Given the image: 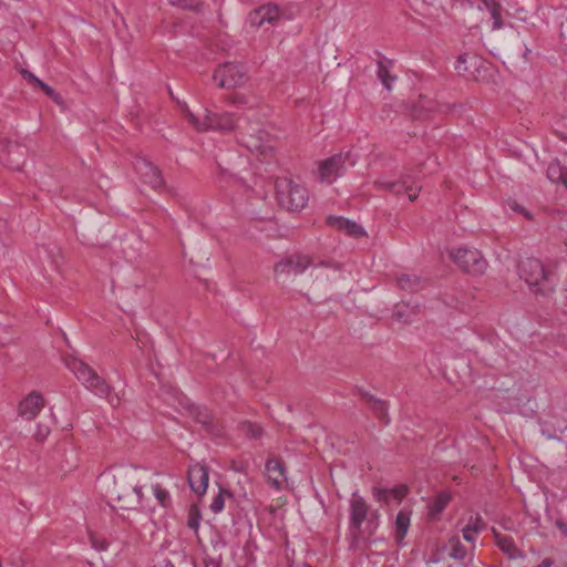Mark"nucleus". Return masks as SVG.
<instances>
[{"instance_id":"1","label":"nucleus","mask_w":567,"mask_h":567,"mask_svg":"<svg viewBox=\"0 0 567 567\" xmlns=\"http://www.w3.org/2000/svg\"><path fill=\"white\" fill-rule=\"evenodd\" d=\"M519 276L536 298H549L556 291L558 279L555 270L547 268L539 259L523 260L519 265Z\"/></svg>"},{"instance_id":"2","label":"nucleus","mask_w":567,"mask_h":567,"mask_svg":"<svg viewBox=\"0 0 567 567\" xmlns=\"http://www.w3.org/2000/svg\"><path fill=\"white\" fill-rule=\"evenodd\" d=\"M181 112L187 123L197 132L210 130L228 132L236 127V120L231 113L218 114L206 107H202L198 112H193L187 104L181 105Z\"/></svg>"},{"instance_id":"3","label":"nucleus","mask_w":567,"mask_h":567,"mask_svg":"<svg viewBox=\"0 0 567 567\" xmlns=\"http://www.w3.org/2000/svg\"><path fill=\"white\" fill-rule=\"evenodd\" d=\"M275 187L276 198L282 208L299 212L307 206L309 196L302 185L286 177H279L276 179Z\"/></svg>"},{"instance_id":"4","label":"nucleus","mask_w":567,"mask_h":567,"mask_svg":"<svg viewBox=\"0 0 567 567\" xmlns=\"http://www.w3.org/2000/svg\"><path fill=\"white\" fill-rule=\"evenodd\" d=\"M70 371L81 381L86 389L101 398H109L111 388L109 384L97 375V373L86 363L78 359H70L66 362Z\"/></svg>"},{"instance_id":"5","label":"nucleus","mask_w":567,"mask_h":567,"mask_svg":"<svg viewBox=\"0 0 567 567\" xmlns=\"http://www.w3.org/2000/svg\"><path fill=\"white\" fill-rule=\"evenodd\" d=\"M213 78L219 87L225 89L241 86L249 79L247 69L243 64L233 62L219 65Z\"/></svg>"},{"instance_id":"6","label":"nucleus","mask_w":567,"mask_h":567,"mask_svg":"<svg viewBox=\"0 0 567 567\" xmlns=\"http://www.w3.org/2000/svg\"><path fill=\"white\" fill-rule=\"evenodd\" d=\"M453 261L464 271L482 275L485 272L487 262L477 249L458 247L450 252Z\"/></svg>"},{"instance_id":"7","label":"nucleus","mask_w":567,"mask_h":567,"mask_svg":"<svg viewBox=\"0 0 567 567\" xmlns=\"http://www.w3.org/2000/svg\"><path fill=\"white\" fill-rule=\"evenodd\" d=\"M126 474L115 478L112 495L116 498L118 508L123 511L135 509L143 499L142 488L136 484L125 486Z\"/></svg>"},{"instance_id":"8","label":"nucleus","mask_w":567,"mask_h":567,"mask_svg":"<svg viewBox=\"0 0 567 567\" xmlns=\"http://www.w3.org/2000/svg\"><path fill=\"white\" fill-rule=\"evenodd\" d=\"M349 513L350 528L354 530L357 534H359L361 532L363 522L368 519L370 506L358 492L351 494L349 501Z\"/></svg>"},{"instance_id":"9","label":"nucleus","mask_w":567,"mask_h":567,"mask_svg":"<svg viewBox=\"0 0 567 567\" xmlns=\"http://www.w3.org/2000/svg\"><path fill=\"white\" fill-rule=\"evenodd\" d=\"M135 171L145 184L153 189L161 190L164 187V179L158 168L146 158H138L134 164Z\"/></svg>"},{"instance_id":"10","label":"nucleus","mask_w":567,"mask_h":567,"mask_svg":"<svg viewBox=\"0 0 567 567\" xmlns=\"http://www.w3.org/2000/svg\"><path fill=\"white\" fill-rule=\"evenodd\" d=\"M280 19V9L277 4L267 3L252 10L248 16L251 27L260 28L268 24H275Z\"/></svg>"},{"instance_id":"11","label":"nucleus","mask_w":567,"mask_h":567,"mask_svg":"<svg viewBox=\"0 0 567 567\" xmlns=\"http://www.w3.org/2000/svg\"><path fill=\"white\" fill-rule=\"evenodd\" d=\"M44 399L41 393L37 391L30 392L18 406V413L24 420H34L44 408Z\"/></svg>"},{"instance_id":"12","label":"nucleus","mask_w":567,"mask_h":567,"mask_svg":"<svg viewBox=\"0 0 567 567\" xmlns=\"http://www.w3.org/2000/svg\"><path fill=\"white\" fill-rule=\"evenodd\" d=\"M188 484L192 491L198 495L203 496L208 487L209 482V473L208 468L200 463H195L188 468Z\"/></svg>"},{"instance_id":"13","label":"nucleus","mask_w":567,"mask_h":567,"mask_svg":"<svg viewBox=\"0 0 567 567\" xmlns=\"http://www.w3.org/2000/svg\"><path fill=\"white\" fill-rule=\"evenodd\" d=\"M326 221L331 228L353 238H360L367 235L362 226L342 216L330 215L327 217Z\"/></svg>"},{"instance_id":"14","label":"nucleus","mask_w":567,"mask_h":567,"mask_svg":"<svg viewBox=\"0 0 567 567\" xmlns=\"http://www.w3.org/2000/svg\"><path fill=\"white\" fill-rule=\"evenodd\" d=\"M344 159L346 157L342 154H338L323 161L319 166L321 181L332 183L343 167Z\"/></svg>"},{"instance_id":"15","label":"nucleus","mask_w":567,"mask_h":567,"mask_svg":"<svg viewBox=\"0 0 567 567\" xmlns=\"http://www.w3.org/2000/svg\"><path fill=\"white\" fill-rule=\"evenodd\" d=\"M268 481L277 489L281 488L287 481L284 464L278 458H269L266 463Z\"/></svg>"},{"instance_id":"16","label":"nucleus","mask_w":567,"mask_h":567,"mask_svg":"<svg viewBox=\"0 0 567 567\" xmlns=\"http://www.w3.org/2000/svg\"><path fill=\"white\" fill-rule=\"evenodd\" d=\"M21 75L29 84L42 90L45 93V95L49 96L54 103L59 105L63 104L62 96L58 92H55L51 86H49L39 78H37L32 72L28 70H21Z\"/></svg>"},{"instance_id":"17","label":"nucleus","mask_w":567,"mask_h":567,"mask_svg":"<svg viewBox=\"0 0 567 567\" xmlns=\"http://www.w3.org/2000/svg\"><path fill=\"white\" fill-rule=\"evenodd\" d=\"M377 184L380 186V187H383L384 189H388L390 192H393L395 194H402V193H405L409 197V199L411 202L415 200L419 196V193H420V187L419 186H405L404 184L402 183H398V182H393V183H381V182H377Z\"/></svg>"},{"instance_id":"18","label":"nucleus","mask_w":567,"mask_h":567,"mask_svg":"<svg viewBox=\"0 0 567 567\" xmlns=\"http://www.w3.org/2000/svg\"><path fill=\"white\" fill-rule=\"evenodd\" d=\"M451 501V494L446 491L439 493L433 502L429 505V515L436 518L447 506Z\"/></svg>"},{"instance_id":"19","label":"nucleus","mask_w":567,"mask_h":567,"mask_svg":"<svg viewBox=\"0 0 567 567\" xmlns=\"http://www.w3.org/2000/svg\"><path fill=\"white\" fill-rule=\"evenodd\" d=\"M494 534L496 538V544L502 551L507 554L509 558H516L519 556V550L517 549L512 537L501 535L496 532Z\"/></svg>"},{"instance_id":"20","label":"nucleus","mask_w":567,"mask_h":567,"mask_svg":"<svg viewBox=\"0 0 567 567\" xmlns=\"http://www.w3.org/2000/svg\"><path fill=\"white\" fill-rule=\"evenodd\" d=\"M410 526V513L406 511H400L395 519V538L398 543H401Z\"/></svg>"},{"instance_id":"21","label":"nucleus","mask_w":567,"mask_h":567,"mask_svg":"<svg viewBox=\"0 0 567 567\" xmlns=\"http://www.w3.org/2000/svg\"><path fill=\"white\" fill-rule=\"evenodd\" d=\"M483 528L482 518L480 516H475L471 518V522L463 528V538L466 542H474L475 535L480 533Z\"/></svg>"},{"instance_id":"22","label":"nucleus","mask_w":567,"mask_h":567,"mask_svg":"<svg viewBox=\"0 0 567 567\" xmlns=\"http://www.w3.org/2000/svg\"><path fill=\"white\" fill-rule=\"evenodd\" d=\"M485 8L489 11L493 19V29H499L503 25L501 16V4L496 0H482Z\"/></svg>"},{"instance_id":"23","label":"nucleus","mask_w":567,"mask_h":567,"mask_svg":"<svg viewBox=\"0 0 567 567\" xmlns=\"http://www.w3.org/2000/svg\"><path fill=\"white\" fill-rule=\"evenodd\" d=\"M477 62L476 58L470 56L468 54H462L456 60L455 69L462 75L474 76V74L470 72L468 63L471 65H476Z\"/></svg>"},{"instance_id":"24","label":"nucleus","mask_w":567,"mask_h":567,"mask_svg":"<svg viewBox=\"0 0 567 567\" xmlns=\"http://www.w3.org/2000/svg\"><path fill=\"white\" fill-rule=\"evenodd\" d=\"M567 172L566 169L559 164V162L554 161L548 165L547 168V177L553 183H561L566 179Z\"/></svg>"},{"instance_id":"25","label":"nucleus","mask_w":567,"mask_h":567,"mask_svg":"<svg viewBox=\"0 0 567 567\" xmlns=\"http://www.w3.org/2000/svg\"><path fill=\"white\" fill-rule=\"evenodd\" d=\"M399 286L406 291H416L422 287V281L414 275H402L398 278Z\"/></svg>"},{"instance_id":"26","label":"nucleus","mask_w":567,"mask_h":567,"mask_svg":"<svg viewBox=\"0 0 567 567\" xmlns=\"http://www.w3.org/2000/svg\"><path fill=\"white\" fill-rule=\"evenodd\" d=\"M153 494L157 499L158 504L163 507H168L172 504V497L169 492L159 484L152 486Z\"/></svg>"},{"instance_id":"27","label":"nucleus","mask_w":567,"mask_h":567,"mask_svg":"<svg viewBox=\"0 0 567 567\" xmlns=\"http://www.w3.org/2000/svg\"><path fill=\"white\" fill-rule=\"evenodd\" d=\"M288 259H289V262H291L293 276H297V275L303 272L310 265V259L307 256H293Z\"/></svg>"},{"instance_id":"28","label":"nucleus","mask_w":567,"mask_h":567,"mask_svg":"<svg viewBox=\"0 0 567 567\" xmlns=\"http://www.w3.org/2000/svg\"><path fill=\"white\" fill-rule=\"evenodd\" d=\"M450 546H451V557L455 559H464L466 557V549L461 544L460 539L457 537H453L450 539Z\"/></svg>"},{"instance_id":"29","label":"nucleus","mask_w":567,"mask_h":567,"mask_svg":"<svg viewBox=\"0 0 567 567\" xmlns=\"http://www.w3.org/2000/svg\"><path fill=\"white\" fill-rule=\"evenodd\" d=\"M378 76H379L380 81L382 82V84L388 90H391V83L394 81V76L391 75L390 70L385 65H383V64L379 65Z\"/></svg>"},{"instance_id":"30","label":"nucleus","mask_w":567,"mask_h":567,"mask_svg":"<svg viewBox=\"0 0 567 567\" xmlns=\"http://www.w3.org/2000/svg\"><path fill=\"white\" fill-rule=\"evenodd\" d=\"M507 206H508V208L511 210L522 215L526 220H534V215L527 208H525L524 206H522L517 202L509 200L507 203Z\"/></svg>"},{"instance_id":"31","label":"nucleus","mask_w":567,"mask_h":567,"mask_svg":"<svg viewBox=\"0 0 567 567\" xmlns=\"http://www.w3.org/2000/svg\"><path fill=\"white\" fill-rule=\"evenodd\" d=\"M200 520V513L196 506L190 507L188 512L187 525L189 528L197 530Z\"/></svg>"},{"instance_id":"32","label":"nucleus","mask_w":567,"mask_h":567,"mask_svg":"<svg viewBox=\"0 0 567 567\" xmlns=\"http://www.w3.org/2000/svg\"><path fill=\"white\" fill-rule=\"evenodd\" d=\"M225 493H226V491L220 489L219 493L213 498L212 504H210V509L214 513H219L223 511V508L225 506V499H224Z\"/></svg>"},{"instance_id":"33","label":"nucleus","mask_w":567,"mask_h":567,"mask_svg":"<svg viewBox=\"0 0 567 567\" xmlns=\"http://www.w3.org/2000/svg\"><path fill=\"white\" fill-rule=\"evenodd\" d=\"M275 274L277 276H281V275H292V268H291V262H289V259H286V260H282V261H279L276 266H275Z\"/></svg>"},{"instance_id":"34","label":"nucleus","mask_w":567,"mask_h":567,"mask_svg":"<svg viewBox=\"0 0 567 567\" xmlns=\"http://www.w3.org/2000/svg\"><path fill=\"white\" fill-rule=\"evenodd\" d=\"M388 492L390 494V499L393 498L396 502H401L408 494V487L405 485H399L392 489H388Z\"/></svg>"},{"instance_id":"35","label":"nucleus","mask_w":567,"mask_h":567,"mask_svg":"<svg viewBox=\"0 0 567 567\" xmlns=\"http://www.w3.org/2000/svg\"><path fill=\"white\" fill-rule=\"evenodd\" d=\"M174 4L189 10H198L200 8V0H172Z\"/></svg>"},{"instance_id":"36","label":"nucleus","mask_w":567,"mask_h":567,"mask_svg":"<svg viewBox=\"0 0 567 567\" xmlns=\"http://www.w3.org/2000/svg\"><path fill=\"white\" fill-rule=\"evenodd\" d=\"M373 496L379 502H385V503L390 502V494H389L388 489H382V488H379V487H374L373 488Z\"/></svg>"},{"instance_id":"37","label":"nucleus","mask_w":567,"mask_h":567,"mask_svg":"<svg viewBox=\"0 0 567 567\" xmlns=\"http://www.w3.org/2000/svg\"><path fill=\"white\" fill-rule=\"evenodd\" d=\"M244 430L247 434L255 439L261 435V429L256 424L247 423L244 425Z\"/></svg>"},{"instance_id":"38","label":"nucleus","mask_w":567,"mask_h":567,"mask_svg":"<svg viewBox=\"0 0 567 567\" xmlns=\"http://www.w3.org/2000/svg\"><path fill=\"white\" fill-rule=\"evenodd\" d=\"M92 540V546L96 549V550H106L107 547H109V544L105 542V540H97L95 538H91Z\"/></svg>"},{"instance_id":"39","label":"nucleus","mask_w":567,"mask_h":567,"mask_svg":"<svg viewBox=\"0 0 567 567\" xmlns=\"http://www.w3.org/2000/svg\"><path fill=\"white\" fill-rule=\"evenodd\" d=\"M229 102L231 104H236V105L237 104H246L247 103L246 97L244 95H241V94H234V95H231L230 99H229Z\"/></svg>"},{"instance_id":"40","label":"nucleus","mask_w":567,"mask_h":567,"mask_svg":"<svg viewBox=\"0 0 567 567\" xmlns=\"http://www.w3.org/2000/svg\"><path fill=\"white\" fill-rule=\"evenodd\" d=\"M4 165L10 167L11 169H20L21 163L20 162H12L11 159L7 158L3 161Z\"/></svg>"},{"instance_id":"41","label":"nucleus","mask_w":567,"mask_h":567,"mask_svg":"<svg viewBox=\"0 0 567 567\" xmlns=\"http://www.w3.org/2000/svg\"><path fill=\"white\" fill-rule=\"evenodd\" d=\"M553 560L550 558H545L537 567H551Z\"/></svg>"},{"instance_id":"42","label":"nucleus","mask_w":567,"mask_h":567,"mask_svg":"<svg viewBox=\"0 0 567 567\" xmlns=\"http://www.w3.org/2000/svg\"><path fill=\"white\" fill-rule=\"evenodd\" d=\"M268 137H269V134H268L267 132H265V131H260V132H259V135L257 136V138H258L259 141H261V142H262V141H265V140H267Z\"/></svg>"},{"instance_id":"43","label":"nucleus","mask_w":567,"mask_h":567,"mask_svg":"<svg viewBox=\"0 0 567 567\" xmlns=\"http://www.w3.org/2000/svg\"><path fill=\"white\" fill-rule=\"evenodd\" d=\"M378 406L380 408L381 411L385 410V404L383 402H378Z\"/></svg>"}]
</instances>
